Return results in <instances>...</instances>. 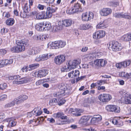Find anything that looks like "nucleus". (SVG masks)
Masks as SVG:
<instances>
[{
	"instance_id": "obj_7",
	"label": "nucleus",
	"mask_w": 131,
	"mask_h": 131,
	"mask_svg": "<svg viewBox=\"0 0 131 131\" xmlns=\"http://www.w3.org/2000/svg\"><path fill=\"white\" fill-rule=\"evenodd\" d=\"M32 79L29 77H26L20 79L17 78L13 81V83L14 84H22L29 83L32 81Z\"/></svg>"
},
{
	"instance_id": "obj_9",
	"label": "nucleus",
	"mask_w": 131,
	"mask_h": 131,
	"mask_svg": "<svg viewBox=\"0 0 131 131\" xmlns=\"http://www.w3.org/2000/svg\"><path fill=\"white\" fill-rule=\"evenodd\" d=\"M82 10L80 4L78 2L75 3L74 6L69 10V13L70 14H73L76 12H82Z\"/></svg>"
},
{
	"instance_id": "obj_5",
	"label": "nucleus",
	"mask_w": 131,
	"mask_h": 131,
	"mask_svg": "<svg viewBox=\"0 0 131 131\" xmlns=\"http://www.w3.org/2000/svg\"><path fill=\"white\" fill-rule=\"evenodd\" d=\"M46 12H44L45 19L51 18L52 16V13L56 12L57 8L54 6L47 7Z\"/></svg>"
},
{
	"instance_id": "obj_41",
	"label": "nucleus",
	"mask_w": 131,
	"mask_h": 131,
	"mask_svg": "<svg viewBox=\"0 0 131 131\" xmlns=\"http://www.w3.org/2000/svg\"><path fill=\"white\" fill-rule=\"evenodd\" d=\"M125 101L126 104H131V94L129 96V97L125 99Z\"/></svg>"
},
{
	"instance_id": "obj_23",
	"label": "nucleus",
	"mask_w": 131,
	"mask_h": 131,
	"mask_svg": "<svg viewBox=\"0 0 131 131\" xmlns=\"http://www.w3.org/2000/svg\"><path fill=\"white\" fill-rule=\"evenodd\" d=\"M54 115L56 118H60L61 119H67V116H64V114L63 113H58L55 114Z\"/></svg>"
},
{
	"instance_id": "obj_64",
	"label": "nucleus",
	"mask_w": 131,
	"mask_h": 131,
	"mask_svg": "<svg viewBox=\"0 0 131 131\" xmlns=\"http://www.w3.org/2000/svg\"><path fill=\"white\" fill-rule=\"evenodd\" d=\"M49 37V36L46 34H44L42 35V40H47Z\"/></svg>"
},
{
	"instance_id": "obj_36",
	"label": "nucleus",
	"mask_w": 131,
	"mask_h": 131,
	"mask_svg": "<svg viewBox=\"0 0 131 131\" xmlns=\"http://www.w3.org/2000/svg\"><path fill=\"white\" fill-rule=\"evenodd\" d=\"M82 19L83 20L86 21H89L87 14V12L83 13L82 15Z\"/></svg>"
},
{
	"instance_id": "obj_39",
	"label": "nucleus",
	"mask_w": 131,
	"mask_h": 131,
	"mask_svg": "<svg viewBox=\"0 0 131 131\" xmlns=\"http://www.w3.org/2000/svg\"><path fill=\"white\" fill-rule=\"evenodd\" d=\"M53 95L54 97H60L62 96H64L61 91L55 92L53 93Z\"/></svg>"
},
{
	"instance_id": "obj_51",
	"label": "nucleus",
	"mask_w": 131,
	"mask_h": 131,
	"mask_svg": "<svg viewBox=\"0 0 131 131\" xmlns=\"http://www.w3.org/2000/svg\"><path fill=\"white\" fill-rule=\"evenodd\" d=\"M26 13L25 12H24L23 13V14H22L21 12H20V16L21 17H22L23 18H26L27 17V13Z\"/></svg>"
},
{
	"instance_id": "obj_63",
	"label": "nucleus",
	"mask_w": 131,
	"mask_h": 131,
	"mask_svg": "<svg viewBox=\"0 0 131 131\" xmlns=\"http://www.w3.org/2000/svg\"><path fill=\"white\" fill-rule=\"evenodd\" d=\"M102 54V53L101 52H97L96 53H94V55H95V57H100Z\"/></svg>"
},
{
	"instance_id": "obj_27",
	"label": "nucleus",
	"mask_w": 131,
	"mask_h": 131,
	"mask_svg": "<svg viewBox=\"0 0 131 131\" xmlns=\"http://www.w3.org/2000/svg\"><path fill=\"white\" fill-rule=\"evenodd\" d=\"M43 25L45 28V30L47 29L49 30L50 29L51 27V23L49 22H43Z\"/></svg>"
},
{
	"instance_id": "obj_40",
	"label": "nucleus",
	"mask_w": 131,
	"mask_h": 131,
	"mask_svg": "<svg viewBox=\"0 0 131 131\" xmlns=\"http://www.w3.org/2000/svg\"><path fill=\"white\" fill-rule=\"evenodd\" d=\"M58 25L60 29L61 30L62 29L63 27L65 26L63 20L61 21H59L58 23Z\"/></svg>"
},
{
	"instance_id": "obj_29",
	"label": "nucleus",
	"mask_w": 131,
	"mask_h": 131,
	"mask_svg": "<svg viewBox=\"0 0 131 131\" xmlns=\"http://www.w3.org/2000/svg\"><path fill=\"white\" fill-rule=\"evenodd\" d=\"M64 25L66 27L69 26L72 23V21L71 19H65L63 20Z\"/></svg>"
},
{
	"instance_id": "obj_26",
	"label": "nucleus",
	"mask_w": 131,
	"mask_h": 131,
	"mask_svg": "<svg viewBox=\"0 0 131 131\" xmlns=\"http://www.w3.org/2000/svg\"><path fill=\"white\" fill-rule=\"evenodd\" d=\"M36 17L38 19H45L44 12L37 13L36 15Z\"/></svg>"
},
{
	"instance_id": "obj_43",
	"label": "nucleus",
	"mask_w": 131,
	"mask_h": 131,
	"mask_svg": "<svg viewBox=\"0 0 131 131\" xmlns=\"http://www.w3.org/2000/svg\"><path fill=\"white\" fill-rule=\"evenodd\" d=\"M99 38H102L105 35V32L103 31H99Z\"/></svg>"
},
{
	"instance_id": "obj_32",
	"label": "nucleus",
	"mask_w": 131,
	"mask_h": 131,
	"mask_svg": "<svg viewBox=\"0 0 131 131\" xmlns=\"http://www.w3.org/2000/svg\"><path fill=\"white\" fill-rule=\"evenodd\" d=\"M123 63V68H125L130 65L131 63V60H126L122 62Z\"/></svg>"
},
{
	"instance_id": "obj_55",
	"label": "nucleus",
	"mask_w": 131,
	"mask_h": 131,
	"mask_svg": "<svg viewBox=\"0 0 131 131\" xmlns=\"http://www.w3.org/2000/svg\"><path fill=\"white\" fill-rule=\"evenodd\" d=\"M97 85H102L103 84H104L105 83V81H103L102 80H100L97 81L96 83Z\"/></svg>"
},
{
	"instance_id": "obj_12",
	"label": "nucleus",
	"mask_w": 131,
	"mask_h": 131,
	"mask_svg": "<svg viewBox=\"0 0 131 131\" xmlns=\"http://www.w3.org/2000/svg\"><path fill=\"white\" fill-rule=\"evenodd\" d=\"M66 56L61 55L56 57L54 59V62L56 64L60 65L63 63L66 60Z\"/></svg>"
},
{
	"instance_id": "obj_14",
	"label": "nucleus",
	"mask_w": 131,
	"mask_h": 131,
	"mask_svg": "<svg viewBox=\"0 0 131 131\" xmlns=\"http://www.w3.org/2000/svg\"><path fill=\"white\" fill-rule=\"evenodd\" d=\"M114 16L116 18H125L129 19H131V16L123 13H116L113 14Z\"/></svg>"
},
{
	"instance_id": "obj_21",
	"label": "nucleus",
	"mask_w": 131,
	"mask_h": 131,
	"mask_svg": "<svg viewBox=\"0 0 131 131\" xmlns=\"http://www.w3.org/2000/svg\"><path fill=\"white\" fill-rule=\"evenodd\" d=\"M35 28L36 29L39 31H43L44 30L45 27L43 25V22H41L36 24Z\"/></svg>"
},
{
	"instance_id": "obj_6",
	"label": "nucleus",
	"mask_w": 131,
	"mask_h": 131,
	"mask_svg": "<svg viewBox=\"0 0 131 131\" xmlns=\"http://www.w3.org/2000/svg\"><path fill=\"white\" fill-rule=\"evenodd\" d=\"M58 88L64 95L68 94L70 92V88L67 84L63 83L59 84Z\"/></svg>"
},
{
	"instance_id": "obj_46",
	"label": "nucleus",
	"mask_w": 131,
	"mask_h": 131,
	"mask_svg": "<svg viewBox=\"0 0 131 131\" xmlns=\"http://www.w3.org/2000/svg\"><path fill=\"white\" fill-rule=\"evenodd\" d=\"M65 102V100L63 99H62L60 100L58 102V104L59 106H61L64 104Z\"/></svg>"
},
{
	"instance_id": "obj_45",
	"label": "nucleus",
	"mask_w": 131,
	"mask_h": 131,
	"mask_svg": "<svg viewBox=\"0 0 131 131\" xmlns=\"http://www.w3.org/2000/svg\"><path fill=\"white\" fill-rule=\"evenodd\" d=\"M37 7L38 9L40 10H43L45 8H46V6L42 5L41 4H38Z\"/></svg>"
},
{
	"instance_id": "obj_22",
	"label": "nucleus",
	"mask_w": 131,
	"mask_h": 131,
	"mask_svg": "<svg viewBox=\"0 0 131 131\" xmlns=\"http://www.w3.org/2000/svg\"><path fill=\"white\" fill-rule=\"evenodd\" d=\"M92 25L89 23L81 25L80 27V29L82 30H86L92 27Z\"/></svg>"
},
{
	"instance_id": "obj_25",
	"label": "nucleus",
	"mask_w": 131,
	"mask_h": 131,
	"mask_svg": "<svg viewBox=\"0 0 131 131\" xmlns=\"http://www.w3.org/2000/svg\"><path fill=\"white\" fill-rule=\"evenodd\" d=\"M106 25V24L105 20H102L98 24L97 26V27L99 28H104L105 27Z\"/></svg>"
},
{
	"instance_id": "obj_62",
	"label": "nucleus",
	"mask_w": 131,
	"mask_h": 131,
	"mask_svg": "<svg viewBox=\"0 0 131 131\" xmlns=\"http://www.w3.org/2000/svg\"><path fill=\"white\" fill-rule=\"evenodd\" d=\"M53 30L56 31H57L59 30H61V29H60V28L58 26H53Z\"/></svg>"
},
{
	"instance_id": "obj_17",
	"label": "nucleus",
	"mask_w": 131,
	"mask_h": 131,
	"mask_svg": "<svg viewBox=\"0 0 131 131\" xmlns=\"http://www.w3.org/2000/svg\"><path fill=\"white\" fill-rule=\"evenodd\" d=\"M80 74V72L78 70H75L70 72L68 73V76L69 77L75 78L78 77Z\"/></svg>"
},
{
	"instance_id": "obj_8",
	"label": "nucleus",
	"mask_w": 131,
	"mask_h": 131,
	"mask_svg": "<svg viewBox=\"0 0 131 131\" xmlns=\"http://www.w3.org/2000/svg\"><path fill=\"white\" fill-rule=\"evenodd\" d=\"M106 110L108 112L119 113L120 112V107L114 105H107L105 107Z\"/></svg>"
},
{
	"instance_id": "obj_31",
	"label": "nucleus",
	"mask_w": 131,
	"mask_h": 131,
	"mask_svg": "<svg viewBox=\"0 0 131 131\" xmlns=\"http://www.w3.org/2000/svg\"><path fill=\"white\" fill-rule=\"evenodd\" d=\"M58 104V101L56 98H53L50 99L49 102V104L50 105L52 106Z\"/></svg>"
},
{
	"instance_id": "obj_18",
	"label": "nucleus",
	"mask_w": 131,
	"mask_h": 131,
	"mask_svg": "<svg viewBox=\"0 0 131 131\" xmlns=\"http://www.w3.org/2000/svg\"><path fill=\"white\" fill-rule=\"evenodd\" d=\"M5 121L8 123V125L9 127H12L15 126L17 123L15 119H14L12 118L6 119Z\"/></svg>"
},
{
	"instance_id": "obj_13",
	"label": "nucleus",
	"mask_w": 131,
	"mask_h": 131,
	"mask_svg": "<svg viewBox=\"0 0 131 131\" xmlns=\"http://www.w3.org/2000/svg\"><path fill=\"white\" fill-rule=\"evenodd\" d=\"M52 56V55L50 53L40 55L37 56L35 60L37 61H43L47 60Z\"/></svg>"
},
{
	"instance_id": "obj_38",
	"label": "nucleus",
	"mask_w": 131,
	"mask_h": 131,
	"mask_svg": "<svg viewBox=\"0 0 131 131\" xmlns=\"http://www.w3.org/2000/svg\"><path fill=\"white\" fill-rule=\"evenodd\" d=\"M87 14L89 21L90 20L93 19L94 14L93 13L90 12H87Z\"/></svg>"
},
{
	"instance_id": "obj_16",
	"label": "nucleus",
	"mask_w": 131,
	"mask_h": 131,
	"mask_svg": "<svg viewBox=\"0 0 131 131\" xmlns=\"http://www.w3.org/2000/svg\"><path fill=\"white\" fill-rule=\"evenodd\" d=\"M95 65L99 67H104L107 63V62L103 59H96L94 61Z\"/></svg>"
},
{
	"instance_id": "obj_59",
	"label": "nucleus",
	"mask_w": 131,
	"mask_h": 131,
	"mask_svg": "<svg viewBox=\"0 0 131 131\" xmlns=\"http://www.w3.org/2000/svg\"><path fill=\"white\" fill-rule=\"evenodd\" d=\"M78 111V112H74V113H72V114L74 115L75 116H80L81 115V114L80 113L81 112V110H79Z\"/></svg>"
},
{
	"instance_id": "obj_1",
	"label": "nucleus",
	"mask_w": 131,
	"mask_h": 131,
	"mask_svg": "<svg viewBox=\"0 0 131 131\" xmlns=\"http://www.w3.org/2000/svg\"><path fill=\"white\" fill-rule=\"evenodd\" d=\"M17 46L11 49V51L15 53H19L25 50V47L28 45L27 41L20 40L17 42Z\"/></svg>"
},
{
	"instance_id": "obj_61",
	"label": "nucleus",
	"mask_w": 131,
	"mask_h": 131,
	"mask_svg": "<svg viewBox=\"0 0 131 131\" xmlns=\"http://www.w3.org/2000/svg\"><path fill=\"white\" fill-rule=\"evenodd\" d=\"M28 53L29 55H31L34 54L32 48L29 49L28 52Z\"/></svg>"
},
{
	"instance_id": "obj_19",
	"label": "nucleus",
	"mask_w": 131,
	"mask_h": 131,
	"mask_svg": "<svg viewBox=\"0 0 131 131\" xmlns=\"http://www.w3.org/2000/svg\"><path fill=\"white\" fill-rule=\"evenodd\" d=\"M42 112L38 107H35L32 111V113L36 116H38L40 115L42 113Z\"/></svg>"
},
{
	"instance_id": "obj_49",
	"label": "nucleus",
	"mask_w": 131,
	"mask_h": 131,
	"mask_svg": "<svg viewBox=\"0 0 131 131\" xmlns=\"http://www.w3.org/2000/svg\"><path fill=\"white\" fill-rule=\"evenodd\" d=\"M7 98V96L6 94H3L0 96V101H3L6 99Z\"/></svg>"
},
{
	"instance_id": "obj_33",
	"label": "nucleus",
	"mask_w": 131,
	"mask_h": 131,
	"mask_svg": "<svg viewBox=\"0 0 131 131\" xmlns=\"http://www.w3.org/2000/svg\"><path fill=\"white\" fill-rule=\"evenodd\" d=\"M15 102L14 100L12 102H10L6 104L4 106L5 108H8L13 106L15 104Z\"/></svg>"
},
{
	"instance_id": "obj_20",
	"label": "nucleus",
	"mask_w": 131,
	"mask_h": 131,
	"mask_svg": "<svg viewBox=\"0 0 131 131\" xmlns=\"http://www.w3.org/2000/svg\"><path fill=\"white\" fill-rule=\"evenodd\" d=\"M90 116H82L81 118L79 121V123L81 124H85L87 123L90 118Z\"/></svg>"
},
{
	"instance_id": "obj_35",
	"label": "nucleus",
	"mask_w": 131,
	"mask_h": 131,
	"mask_svg": "<svg viewBox=\"0 0 131 131\" xmlns=\"http://www.w3.org/2000/svg\"><path fill=\"white\" fill-rule=\"evenodd\" d=\"M39 64L38 63L33 64L29 65V71L32 70L36 68L37 67H39Z\"/></svg>"
},
{
	"instance_id": "obj_50",
	"label": "nucleus",
	"mask_w": 131,
	"mask_h": 131,
	"mask_svg": "<svg viewBox=\"0 0 131 131\" xmlns=\"http://www.w3.org/2000/svg\"><path fill=\"white\" fill-rule=\"evenodd\" d=\"M44 82L43 80H40L37 81L36 83V84L37 86H39L42 84Z\"/></svg>"
},
{
	"instance_id": "obj_10",
	"label": "nucleus",
	"mask_w": 131,
	"mask_h": 131,
	"mask_svg": "<svg viewBox=\"0 0 131 131\" xmlns=\"http://www.w3.org/2000/svg\"><path fill=\"white\" fill-rule=\"evenodd\" d=\"M111 96L109 94L104 93L99 95V99L103 102H108L112 99Z\"/></svg>"
},
{
	"instance_id": "obj_44",
	"label": "nucleus",
	"mask_w": 131,
	"mask_h": 131,
	"mask_svg": "<svg viewBox=\"0 0 131 131\" xmlns=\"http://www.w3.org/2000/svg\"><path fill=\"white\" fill-rule=\"evenodd\" d=\"M98 31H96L94 32L93 34V37L94 38L97 39L99 38V34Z\"/></svg>"
},
{
	"instance_id": "obj_47",
	"label": "nucleus",
	"mask_w": 131,
	"mask_h": 131,
	"mask_svg": "<svg viewBox=\"0 0 131 131\" xmlns=\"http://www.w3.org/2000/svg\"><path fill=\"white\" fill-rule=\"evenodd\" d=\"M94 53H92L88 54V59H89L90 60H92L95 57Z\"/></svg>"
},
{
	"instance_id": "obj_11",
	"label": "nucleus",
	"mask_w": 131,
	"mask_h": 131,
	"mask_svg": "<svg viewBox=\"0 0 131 131\" xmlns=\"http://www.w3.org/2000/svg\"><path fill=\"white\" fill-rule=\"evenodd\" d=\"M48 72V70L46 69H42L34 72L33 75L35 77L41 78L45 76Z\"/></svg>"
},
{
	"instance_id": "obj_37",
	"label": "nucleus",
	"mask_w": 131,
	"mask_h": 131,
	"mask_svg": "<svg viewBox=\"0 0 131 131\" xmlns=\"http://www.w3.org/2000/svg\"><path fill=\"white\" fill-rule=\"evenodd\" d=\"M14 100L16 104H19L23 102L20 96L18 97L15 99Z\"/></svg>"
},
{
	"instance_id": "obj_15",
	"label": "nucleus",
	"mask_w": 131,
	"mask_h": 131,
	"mask_svg": "<svg viewBox=\"0 0 131 131\" xmlns=\"http://www.w3.org/2000/svg\"><path fill=\"white\" fill-rule=\"evenodd\" d=\"M112 13V9L109 8H103L100 10V13L101 15L106 16L111 14Z\"/></svg>"
},
{
	"instance_id": "obj_3",
	"label": "nucleus",
	"mask_w": 131,
	"mask_h": 131,
	"mask_svg": "<svg viewBox=\"0 0 131 131\" xmlns=\"http://www.w3.org/2000/svg\"><path fill=\"white\" fill-rule=\"evenodd\" d=\"M79 63V61L77 60L69 61L67 64V67L66 66L63 67L61 69V70L63 71H70V70L75 68Z\"/></svg>"
},
{
	"instance_id": "obj_24",
	"label": "nucleus",
	"mask_w": 131,
	"mask_h": 131,
	"mask_svg": "<svg viewBox=\"0 0 131 131\" xmlns=\"http://www.w3.org/2000/svg\"><path fill=\"white\" fill-rule=\"evenodd\" d=\"M15 22L14 19L12 18L8 19L6 21V24L8 26H12L14 23Z\"/></svg>"
},
{
	"instance_id": "obj_30",
	"label": "nucleus",
	"mask_w": 131,
	"mask_h": 131,
	"mask_svg": "<svg viewBox=\"0 0 131 131\" xmlns=\"http://www.w3.org/2000/svg\"><path fill=\"white\" fill-rule=\"evenodd\" d=\"M4 66L9 65L12 64L13 62V60L11 59L9 60H3Z\"/></svg>"
},
{
	"instance_id": "obj_54",
	"label": "nucleus",
	"mask_w": 131,
	"mask_h": 131,
	"mask_svg": "<svg viewBox=\"0 0 131 131\" xmlns=\"http://www.w3.org/2000/svg\"><path fill=\"white\" fill-rule=\"evenodd\" d=\"M89 105V103L88 102V100H85L83 103V105L84 107H86Z\"/></svg>"
},
{
	"instance_id": "obj_48",
	"label": "nucleus",
	"mask_w": 131,
	"mask_h": 131,
	"mask_svg": "<svg viewBox=\"0 0 131 131\" xmlns=\"http://www.w3.org/2000/svg\"><path fill=\"white\" fill-rule=\"evenodd\" d=\"M124 78L127 80L131 78V72L129 73H126Z\"/></svg>"
},
{
	"instance_id": "obj_57",
	"label": "nucleus",
	"mask_w": 131,
	"mask_h": 131,
	"mask_svg": "<svg viewBox=\"0 0 131 131\" xmlns=\"http://www.w3.org/2000/svg\"><path fill=\"white\" fill-rule=\"evenodd\" d=\"M32 48L33 50L34 54H37L39 52V51L38 48L37 47H34Z\"/></svg>"
},
{
	"instance_id": "obj_56",
	"label": "nucleus",
	"mask_w": 131,
	"mask_h": 131,
	"mask_svg": "<svg viewBox=\"0 0 131 131\" xmlns=\"http://www.w3.org/2000/svg\"><path fill=\"white\" fill-rule=\"evenodd\" d=\"M7 87V85L6 84L4 83L0 85V89L4 90Z\"/></svg>"
},
{
	"instance_id": "obj_60",
	"label": "nucleus",
	"mask_w": 131,
	"mask_h": 131,
	"mask_svg": "<svg viewBox=\"0 0 131 131\" xmlns=\"http://www.w3.org/2000/svg\"><path fill=\"white\" fill-rule=\"evenodd\" d=\"M20 96L23 102H24V101L27 100L28 98V96L25 95H23Z\"/></svg>"
},
{
	"instance_id": "obj_53",
	"label": "nucleus",
	"mask_w": 131,
	"mask_h": 131,
	"mask_svg": "<svg viewBox=\"0 0 131 131\" xmlns=\"http://www.w3.org/2000/svg\"><path fill=\"white\" fill-rule=\"evenodd\" d=\"M66 122L60 121L59 119L57 121V123L58 125H60L65 124H66Z\"/></svg>"
},
{
	"instance_id": "obj_2",
	"label": "nucleus",
	"mask_w": 131,
	"mask_h": 131,
	"mask_svg": "<svg viewBox=\"0 0 131 131\" xmlns=\"http://www.w3.org/2000/svg\"><path fill=\"white\" fill-rule=\"evenodd\" d=\"M66 44V42L61 40L50 42L47 45V47L50 49H57L64 47Z\"/></svg>"
},
{
	"instance_id": "obj_34",
	"label": "nucleus",
	"mask_w": 131,
	"mask_h": 131,
	"mask_svg": "<svg viewBox=\"0 0 131 131\" xmlns=\"http://www.w3.org/2000/svg\"><path fill=\"white\" fill-rule=\"evenodd\" d=\"M24 11L26 13H29L30 10V6L27 3L25 4L23 9Z\"/></svg>"
},
{
	"instance_id": "obj_4",
	"label": "nucleus",
	"mask_w": 131,
	"mask_h": 131,
	"mask_svg": "<svg viewBox=\"0 0 131 131\" xmlns=\"http://www.w3.org/2000/svg\"><path fill=\"white\" fill-rule=\"evenodd\" d=\"M107 46L109 50L115 51H120L122 49V47L120 46L118 42L114 41L109 42L107 44Z\"/></svg>"
},
{
	"instance_id": "obj_52",
	"label": "nucleus",
	"mask_w": 131,
	"mask_h": 131,
	"mask_svg": "<svg viewBox=\"0 0 131 131\" xmlns=\"http://www.w3.org/2000/svg\"><path fill=\"white\" fill-rule=\"evenodd\" d=\"M3 16L5 17L8 18L10 17V14L8 12H4L3 14Z\"/></svg>"
},
{
	"instance_id": "obj_58",
	"label": "nucleus",
	"mask_w": 131,
	"mask_h": 131,
	"mask_svg": "<svg viewBox=\"0 0 131 131\" xmlns=\"http://www.w3.org/2000/svg\"><path fill=\"white\" fill-rule=\"evenodd\" d=\"M6 52V50L4 49H0V54H1L4 55L5 54Z\"/></svg>"
},
{
	"instance_id": "obj_42",
	"label": "nucleus",
	"mask_w": 131,
	"mask_h": 131,
	"mask_svg": "<svg viewBox=\"0 0 131 131\" xmlns=\"http://www.w3.org/2000/svg\"><path fill=\"white\" fill-rule=\"evenodd\" d=\"M116 66L118 69H121L122 67L123 68V63L122 62L120 63H117L116 64Z\"/></svg>"
},
{
	"instance_id": "obj_28",
	"label": "nucleus",
	"mask_w": 131,
	"mask_h": 131,
	"mask_svg": "<svg viewBox=\"0 0 131 131\" xmlns=\"http://www.w3.org/2000/svg\"><path fill=\"white\" fill-rule=\"evenodd\" d=\"M131 38V33L124 35L122 37L123 40L128 41L130 40Z\"/></svg>"
}]
</instances>
